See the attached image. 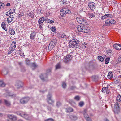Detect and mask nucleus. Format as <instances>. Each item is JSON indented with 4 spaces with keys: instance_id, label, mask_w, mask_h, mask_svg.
Wrapping results in <instances>:
<instances>
[{
    "instance_id": "obj_1",
    "label": "nucleus",
    "mask_w": 121,
    "mask_h": 121,
    "mask_svg": "<svg viewBox=\"0 0 121 121\" xmlns=\"http://www.w3.org/2000/svg\"><path fill=\"white\" fill-rule=\"evenodd\" d=\"M77 28L79 32L88 33L90 31L89 28L86 26L85 25H84L83 24L77 26Z\"/></svg>"
},
{
    "instance_id": "obj_2",
    "label": "nucleus",
    "mask_w": 121,
    "mask_h": 121,
    "mask_svg": "<svg viewBox=\"0 0 121 121\" xmlns=\"http://www.w3.org/2000/svg\"><path fill=\"white\" fill-rule=\"evenodd\" d=\"M69 45L70 47L72 48H78L80 45V44L77 40H73L70 41Z\"/></svg>"
},
{
    "instance_id": "obj_3",
    "label": "nucleus",
    "mask_w": 121,
    "mask_h": 121,
    "mask_svg": "<svg viewBox=\"0 0 121 121\" xmlns=\"http://www.w3.org/2000/svg\"><path fill=\"white\" fill-rule=\"evenodd\" d=\"M71 13V11L69 10L66 7H65L60 11V14L62 16L65 15L67 13Z\"/></svg>"
},
{
    "instance_id": "obj_4",
    "label": "nucleus",
    "mask_w": 121,
    "mask_h": 121,
    "mask_svg": "<svg viewBox=\"0 0 121 121\" xmlns=\"http://www.w3.org/2000/svg\"><path fill=\"white\" fill-rule=\"evenodd\" d=\"M30 98L28 97H23L20 99V102L22 104H26L30 100Z\"/></svg>"
},
{
    "instance_id": "obj_5",
    "label": "nucleus",
    "mask_w": 121,
    "mask_h": 121,
    "mask_svg": "<svg viewBox=\"0 0 121 121\" xmlns=\"http://www.w3.org/2000/svg\"><path fill=\"white\" fill-rule=\"evenodd\" d=\"M85 68L87 70L91 71L94 69V66L92 63H90L88 65L85 67Z\"/></svg>"
},
{
    "instance_id": "obj_6",
    "label": "nucleus",
    "mask_w": 121,
    "mask_h": 121,
    "mask_svg": "<svg viewBox=\"0 0 121 121\" xmlns=\"http://www.w3.org/2000/svg\"><path fill=\"white\" fill-rule=\"evenodd\" d=\"M88 6L93 11L94 9L95 8V4L93 2H90Z\"/></svg>"
},
{
    "instance_id": "obj_7",
    "label": "nucleus",
    "mask_w": 121,
    "mask_h": 121,
    "mask_svg": "<svg viewBox=\"0 0 121 121\" xmlns=\"http://www.w3.org/2000/svg\"><path fill=\"white\" fill-rule=\"evenodd\" d=\"M15 85L17 88H19L22 87L23 86V83L21 81H17L16 82Z\"/></svg>"
},
{
    "instance_id": "obj_8",
    "label": "nucleus",
    "mask_w": 121,
    "mask_h": 121,
    "mask_svg": "<svg viewBox=\"0 0 121 121\" xmlns=\"http://www.w3.org/2000/svg\"><path fill=\"white\" fill-rule=\"evenodd\" d=\"M73 56L72 55H67L65 58L64 60V62H67L68 61L70 60L72 58Z\"/></svg>"
},
{
    "instance_id": "obj_9",
    "label": "nucleus",
    "mask_w": 121,
    "mask_h": 121,
    "mask_svg": "<svg viewBox=\"0 0 121 121\" xmlns=\"http://www.w3.org/2000/svg\"><path fill=\"white\" fill-rule=\"evenodd\" d=\"M76 20L78 22L81 24H84V23L86 22L85 20L82 19V18L79 17H78L76 18Z\"/></svg>"
},
{
    "instance_id": "obj_10",
    "label": "nucleus",
    "mask_w": 121,
    "mask_h": 121,
    "mask_svg": "<svg viewBox=\"0 0 121 121\" xmlns=\"http://www.w3.org/2000/svg\"><path fill=\"white\" fill-rule=\"evenodd\" d=\"M7 116L8 117L12 120L15 121L17 120V117L13 115L8 114Z\"/></svg>"
},
{
    "instance_id": "obj_11",
    "label": "nucleus",
    "mask_w": 121,
    "mask_h": 121,
    "mask_svg": "<svg viewBox=\"0 0 121 121\" xmlns=\"http://www.w3.org/2000/svg\"><path fill=\"white\" fill-rule=\"evenodd\" d=\"M13 19V15L9 16L7 20V23H9L12 22Z\"/></svg>"
},
{
    "instance_id": "obj_12",
    "label": "nucleus",
    "mask_w": 121,
    "mask_h": 121,
    "mask_svg": "<svg viewBox=\"0 0 121 121\" xmlns=\"http://www.w3.org/2000/svg\"><path fill=\"white\" fill-rule=\"evenodd\" d=\"M86 14H87V16L90 18H93L95 17V13L88 12V13H87Z\"/></svg>"
},
{
    "instance_id": "obj_13",
    "label": "nucleus",
    "mask_w": 121,
    "mask_h": 121,
    "mask_svg": "<svg viewBox=\"0 0 121 121\" xmlns=\"http://www.w3.org/2000/svg\"><path fill=\"white\" fill-rule=\"evenodd\" d=\"M5 96L6 97H7L8 96L15 97V95L10 92H8V91H7L6 93L5 94Z\"/></svg>"
},
{
    "instance_id": "obj_14",
    "label": "nucleus",
    "mask_w": 121,
    "mask_h": 121,
    "mask_svg": "<svg viewBox=\"0 0 121 121\" xmlns=\"http://www.w3.org/2000/svg\"><path fill=\"white\" fill-rule=\"evenodd\" d=\"M114 48L117 50L121 49V45L119 44H115L114 45Z\"/></svg>"
},
{
    "instance_id": "obj_15",
    "label": "nucleus",
    "mask_w": 121,
    "mask_h": 121,
    "mask_svg": "<svg viewBox=\"0 0 121 121\" xmlns=\"http://www.w3.org/2000/svg\"><path fill=\"white\" fill-rule=\"evenodd\" d=\"M47 74H42L40 76V77L42 80H45L46 78H47Z\"/></svg>"
},
{
    "instance_id": "obj_16",
    "label": "nucleus",
    "mask_w": 121,
    "mask_h": 121,
    "mask_svg": "<svg viewBox=\"0 0 121 121\" xmlns=\"http://www.w3.org/2000/svg\"><path fill=\"white\" fill-rule=\"evenodd\" d=\"M57 36L59 39H62L65 38V35L64 33H58L57 34Z\"/></svg>"
},
{
    "instance_id": "obj_17",
    "label": "nucleus",
    "mask_w": 121,
    "mask_h": 121,
    "mask_svg": "<svg viewBox=\"0 0 121 121\" xmlns=\"http://www.w3.org/2000/svg\"><path fill=\"white\" fill-rule=\"evenodd\" d=\"M5 105L7 106L10 107L11 106V104L10 102L6 99L4 100Z\"/></svg>"
},
{
    "instance_id": "obj_18",
    "label": "nucleus",
    "mask_w": 121,
    "mask_h": 121,
    "mask_svg": "<svg viewBox=\"0 0 121 121\" xmlns=\"http://www.w3.org/2000/svg\"><path fill=\"white\" fill-rule=\"evenodd\" d=\"M87 110L85 109L84 110L83 112L84 116L86 119L87 118L89 117V115L87 113Z\"/></svg>"
},
{
    "instance_id": "obj_19",
    "label": "nucleus",
    "mask_w": 121,
    "mask_h": 121,
    "mask_svg": "<svg viewBox=\"0 0 121 121\" xmlns=\"http://www.w3.org/2000/svg\"><path fill=\"white\" fill-rule=\"evenodd\" d=\"M36 34V32L35 31L32 32L30 34V38L33 39L35 38Z\"/></svg>"
},
{
    "instance_id": "obj_20",
    "label": "nucleus",
    "mask_w": 121,
    "mask_h": 121,
    "mask_svg": "<svg viewBox=\"0 0 121 121\" xmlns=\"http://www.w3.org/2000/svg\"><path fill=\"white\" fill-rule=\"evenodd\" d=\"M114 108H116L117 110L119 109V104L118 102H116L115 103L114 105Z\"/></svg>"
},
{
    "instance_id": "obj_21",
    "label": "nucleus",
    "mask_w": 121,
    "mask_h": 121,
    "mask_svg": "<svg viewBox=\"0 0 121 121\" xmlns=\"http://www.w3.org/2000/svg\"><path fill=\"white\" fill-rule=\"evenodd\" d=\"M9 30L10 33L11 35H14L15 33V32L14 30L11 27H9Z\"/></svg>"
},
{
    "instance_id": "obj_22",
    "label": "nucleus",
    "mask_w": 121,
    "mask_h": 121,
    "mask_svg": "<svg viewBox=\"0 0 121 121\" xmlns=\"http://www.w3.org/2000/svg\"><path fill=\"white\" fill-rule=\"evenodd\" d=\"M45 19L43 17H42L39 19L38 21L39 24H41L44 21Z\"/></svg>"
},
{
    "instance_id": "obj_23",
    "label": "nucleus",
    "mask_w": 121,
    "mask_h": 121,
    "mask_svg": "<svg viewBox=\"0 0 121 121\" xmlns=\"http://www.w3.org/2000/svg\"><path fill=\"white\" fill-rule=\"evenodd\" d=\"M23 114V115L22 116V117H23L27 120H30V118L29 117V116L28 115L25 114L24 112Z\"/></svg>"
},
{
    "instance_id": "obj_24",
    "label": "nucleus",
    "mask_w": 121,
    "mask_h": 121,
    "mask_svg": "<svg viewBox=\"0 0 121 121\" xmlns=\"http://www.w3.org/2000/svg\"><path fill=\"white\" fill-rule=\"evenodd\" d=\"M50 43H52L51 44L54 46L57 43L56 40L55 39H53L50 42Z\"/></svg>"
},
{
    "instance_id": "obj_25",
    "label": "nucleus",
    "mask_w": 121,
    "mask_h": 121,
    "mask_svg": "<svg viewBox=\"0 0 121 121\" xmlns=\"http://www.w3.org/2000/svg\"><path fill=\"white\" fill-rule=\"evenodd\" d=\"M116 100L117 101H121V96L120 95H118L116 98Z\"/></svg>"
},
{
    "instance_id": "obj_26",
    "label": "nucleus",
    "mask_w": 121,
    "mask_h": 121,
    "mask_svg": "<svg viewBox=\"0 0 121 121\" xmlns=\"http://www.w3.org/2000/svg\"><path fill=\"white\" fill-rule=\"evenodd\" d=\"M1 26L3 29L6 31H7V30L5 27V23L4 22H2L1 24Z\"/></svg>"
},
{
    "instance_id": "obj_27",
    "label": "nucleus",
    "mask_w": 121,
    "mask_h": 121,
    "mask_svg": "<svg viewBox=\"0 0 121 121\" xmlns=\"http://www.w3.org/2000/svg\"><path fill=\"white\" fill-rule=\"evenodd\" d=\"M14 49H13V48L11 47H10L9 48V49L8 51V53L9 54H10L12 53L14 51Z\"/></svg>"
},
{
    "instance_id": "obj_28",
    "label": "nucleus",
    "mask_w": 121,
    "mask_h": 121,
    "mask_svg": "<svg viewBox=\"0 0 121 121\" xmlns=\"http://www.w3.org/2000/svg\"><path fill=\"white\" fill-rule=\"evenodd\" d=\"M47 102L48 104H51L52 106L53 105L54 101L51 99H48L47 100Z\"/></svg>"
},
{
    "instance_id": "obj_29",
    "label": "nucleus",
    "mask_w": 121,
    "mask_h": 121,
    "mask_svg": "<svg viewBox=\"0 0 121 121\" xmlns=\"http://www.w3.org/2000/svg\"><path fill=\"white\" fill-rule=\"evenodd\" d=\"M107 77L109 79H111L113 77V74L111 72H110L108 73Z\"/></svg>"
},
{
    "instance_id": "obj_30",
    "label": "nucleus",
    "mask_w": 121,
    "mask_h": 121,
    "mask_svg": "<svg viewBox=\"0 0 121 121\" xmlns=\"http://www.w3.org/2000/svg\"><path fill=\"white\" fill-rule=\"evenodd\" d=\"M16 45V42L14 41L12 43L11 45L10 46V47H11L13 48V49H15Z\"/></svg>"
},
{
    "instance_id": "obj_31",
    "label": "nucleus",
    "mask_w": 121,
    "mask_h": 121,
    "mask_svg": "<svg viewBox=\"0 0 121 121\" xmlns=\"http://www.w3.org/2000/svg\"><path fill=\"white\" fill-rule=\"evenodd\" d=\"M34 13L33 12H31L29 13H28V16H29L30 18H32L34 17Z\"/></svg>"
},
{
    "instance_id": "obj_32",
    "label": "nucleus",
    "mask_w": 121,
    "mask_h": 121,
    "mask_svg": "<svg viewBox=\"0 0 121 121\" xmlns=\"http://www.w3.org/2000/svg\"><path fill=\"white\" fill-rule=\"evenodd\" d=\"M52 43H50L48 47V50H51L54 47V46L51 44Z\"/></svg>"
},
{
    "instance_id": "obj_33",
    "label": "nucleus",
    "mask_w": 121,
    "mask_h": 121,
    "mask_svg": "<svg viewBox=\"0 0 121 121\" xmlns=\"http://www.w3.org/2000/svg\"><path fill=\"white\" fill-rule=\"evenodd\" d=\"M5 6V4L4 3L0 2V10L3 9L4 8V7Z\"/></svg>"
},
{
    "instance_id": "obj_34",
    "label": "nucleus",
    "mask_w": 121,
    "mask_h": 121,
    "mask_svg": "<svg viewBox=\"0 0 121 121\" xmlns=\"http://www.w3.org/2000/svg\"><path fill=\"white\" fill-rule=\"evenodd\" d=\"M16 113L18 115H19L22 117L23 115V114H24V112H22V111H17L16 112Z\"/></svg>"
},
{
    "instance_id": "obj_35",
    "label": "nucleus",
    "mask_w": 121,
    "mask_h": 121,
    "mask_svg": "<svg viewBox=\"0 0 121 121\" xmlns=\"http://www.w3.org/2000/svg\"><path fill=\"white\" fill-rule=\"evenodd\" d=\"M5 85V84L3 81H0V87H4Z\"/></svg>"
},
{
    "instance_id": "obj_36",
    "label": "nucleus",
    "mask_w": 121,
    "mask_h": 121,
    "mask_svg": "<svg viewBox=\"0 0 121 121\" xmlns=\"http://www.w3.org/2000/svg\"><path fill=\"white\" fill-rule=\"evenodd\" d=\"M73 111V109L69 107L67 109V112H71Z\"/></svg>"
},
{
    "instance_id": "obj_37",
    "label": "nucleus",
    "mask_w": 121,
    "mask_h": 121,
    "mask_svg": "<svg viewBox=\"0 0 121 121\" xmlns=\"http://www.w3.org/2000/svg\"><path fill=\"white\" fill-rule=\"evenodd\" d=\"M60 65V63H58L56 66V69H57L61 68Z\"/></svg>"
},
{
    "instance_id": "obj_38",
    "label": "nucleus",
    "mask_w": 121,
    "mask_h": 121,
    "mask_svg": "<svg viewBox=\"0 0 121 121\" xmlns=\"http://www.w3.org/2000/svg\"><path fill=\"white\" fill-rule=\"evenodd\" d=\"M109 20L110 21V24H113L115 23V21L112 19H109Z\"/></svg>"
},
{
    "instance_id": "obj_39",
    "label": "nucleus",
    "mask_w": 121,
    "mask_h": 121,
    "mask_svg": "<svg viewBox=\"0 0 121 121\" xmlns=\"http://www.w3.org/2000/svg\"><path fill=\"white\" fill-rule=\"evenodd\" d=\"M98 58L99 60L101 62H102L104 60L103 58L101 56H98Z\"/></svg>"
},
{
    "instance_id": "obj_40",
    "label": "nucleus",
    "mask_w": 121,
    "mask_h": 121,
    "mask_svg": "<svg viewBox=\"0 0 121 121\" xmlns=\"http://www.w3.org/2000/svg\"><path fill=\"white\" fill-rule=\"evenodd\" d=\"M15 9H11L9 11L10 12V14H13L15 12Z\"/></svg>"
},
{
    "instance_id": "obj_41",
    "label": "nucleus",
    "mask_w": 121,
    "mask_h": 121,
    "mask_svg": "<svg viewBox=\"0 0 121 121\" xmlns=\"http://www.w3.org/2000/svg\"><path fill=\"white\" fill-rule=\"evenodd\" d=\"M110 21H109V19H107L105 21V23L106 24L107 26H108L110 25Z\"/></svg>"
},
{
    "instance_id": "obj_42",
    "label": "nucleus",
    "mask_w": 121,
    "mask_h": 121,
    "mask_svg": "<svg viewBox=\"0 0 121 121\" xmlns=\"http://www.w3.org/2000/svg\"><path fill=\"white\" fill-rule=\"evenodd\" d=\"M107 18V16L106 14H105L104 15L102 16L101 17V19L102 20H104L105 19Z\"/></svg>"
},
{
    "instance_id": "obj_43",
    "label": "nucleus",
    "mask_w": 121,
    "mask_h": 121,
    "mask_svg": "<svg viewBox=\"0 0 121 121\" xmlns=\"http://www.w3.org/2000/svg\"><path fill=\"white\" fill-rule=\"evenodd\" d=\"M84 102L82 101L80 102L79 103V106L81 107L82 106L84 105Z\"/></svg>"
},
{
    "instance_id": "obj_44",
    "label": "nucleus",
    "mask_w": 121,
    "mask_h": 121,
    "mask_svg": "<svg viewBox=\"0 0 121 121\" xmlns=\"http://www.w3.org/2000/svg\"><path fill=\"white\" fill-rule=\"evenodd\" d=\"M71 118L74 120H76L77 119V116L75 115H73L71 116Z\"/></svg>"
},
{
    "instance_id": "obj_45",
    "label": "nucleus",
    "mask_w": 121,
    "mask_h": 121,
    "mask_svg": "<svg viewBox=\"0 0 121 121\" xmlns=\"http://www.w3.org/2000/svg\"><path fill=\"white\" fill-rule=\"evenodd\" d=\"M109 58H106L105 59V63L106 64H108L109 61Z\"/></svg>"
},
{
    "instance_id": "obj_46",
    "label": "nucleus",
    "mask_w": 121,
    "mask_h": 121,
    "mask_svg": "<svg viewBox=\"0 0 121 121\" xmlns=\"http://www.w3.org/2000/svg\"><path fill=\"white\" fill-rule=\"evenodd\" d=\"M62 86L64 88H66V84L65 82H63L62 83Z\"/></svg>"
},
{
    "instance_id": "obj_47",
    "label": "nucleus",
    "mask_w": 121,
    "mask_h": 121,
    "mask_svg": "<svg viewBox=\"0 0 121 121\" xmlns=\"http://www.w3.org/2000/svg\"><path fill=\"white\" fill-rule=\"evenodd\" d=\"M69 37L68 36H66L65 35V38H64V40H65V41H67L68 39H69Z\"/></svg>"
},
{
    "instance_id": "obj_48",
    "label": "nucleus",
    "mask_w": 121,
    "mask_h": 121,
    "mask_svg": "<svg viewBox=\"0 0 121 121\" xmlns=\"http://www.w3.org/2000/svg\"><path fill=\"white\" fill-rule=\"evenodd\" d=\"M51 30L52 32H56V28L54 27H52V28Z\"/></svg>"
},
{
    "instance_id": "obj_49",
    "label": "nucleus",
    "mask_w": 121,
    "mask_h": 121,
    "mask_svg": "<svg viewBox=\"0 0 121 121\" xmlns=\"http://www.w3.org/2000/svg\"><path fill=\"white\" fill-rule=\"evenodd\" d=\"M74 99L78 101L80 100V97L79 96H75L74 98Z\"/></svg>"
},
{
    "instance_id": "obj_50",
    "label": "nucleus",
    "mask_w": 121,
    "mask_h": 121,
    "mask_svg": "<svg viewBox=\"0 0 121 121\" xmlns=\"http://www.w3.org/2000/svg\"><path fill=\"white\" fill-rule=\"evenodd\" d=\"M107 89V88L106 87H104L102 88V92H105V91H106Z\"/></svg>"
},
{
    "instance_id": "obj_51",
    "label": "nucleus",
    "mask_w": 121,
    "mask_h": 121,
    "mask_svg": "<svg viewBox=\"0 0 121 121\" xmlns=\"http://www.w3.org/2000/svg\"><path fill=\"white\" fill-rule=\"evenodd\" d=\"M26 63L27 65H28L30 64V60L28 58H26Z\"/></svg>"
},
{
    "instance_id": "obj_52",
    "label": "nucleus",
    "mask_w": 121,
    "mask_h": 121,
    "mask_svg": "<svg viewBox=\"0 0 121 121\" xmlns=\"http://www.w3.org/2000/svg\"><path fill=\"white\" fill-rule=\"evenodd\" d=\"M24 15V14L22 13H21L20 14H19L18 15V17H19V18L23 16Z\"/></svg>"
},
{
    "instance_id": "obj_53",
    "label": "nucleus",
    "mask_w": 121,
    "mask_h": 121,
    "mask_svg": "<svg viewBox=\"0 0 121 121\" xmlns=\"http://www.w3.org/2000/svg\"><path fill=\"white\" fill-rule=\"evenodd\" d=\"M107 16V18H112V14H106Z\"/></svg>"
},
{
    "instance_id": "obj_54",
    "label": "nucleus",
    "mask_w": 121,
    "mask_h": 121,
    "mask_svg": "<svg viewBox=\"0 0 121 121\" xmlns=\"http://www.w3.org/2000/svg\"><path fill=\"white\" fill-rule=\"evenodd\" d=\"M48 110L49 111H51L52 109V108L50 106H48L47 107Z\"/></svg>"
},
{
    "instance_id": "obj_55",
    "label": "nucleus",
    "mask_w": 121,
    "mask_h": 121,
    "mask_svg": "<svg viewBox=\"0 0 121 121\" xmlns=\"http://www.w3.org/2000/svg\"><path fill=\"white\" fill-rule=\"evenodd\" d=\"M19 51L20 52V55L21 56L23 57L24 56H25L23 52H22L21 51Z\"/></svg>"
},
{
    "instance_id": "obj_56",
    "label": "nucleus",
    "mask_w": 121,
    "mask_h": 121,
    "mask_svg": "<svg viewBox=\"0 0 121 121\" xmlns=\"http://www.w3.org/2000/svg\"><path fill=\"white\" fill-rule=\"evenodd\" d=\"M44 121H54V120L52 118H48L45 120Z\"/></svg>"
},
{
    "instance_id": "obj_57",
    "label": "nucleus",
    "mask_w": 121,
    "mask_h": 121,
    "mask_svg": "<svg viewBox=\"0 0 121 121\" xmlns=\"http://www.w3.org/2000/svg\"><path fill=\"white\" fill-rule=\"evenodd\" d=\"M52 95L51 94H49L47 96V97L48 99H51V98L52 97Z\"/></svg>"
},
{
    "instance_id": "obj_58",
    "label": "nucleus",
    "mask_w": 121,
    "mask_h": 121,
    "mask_svg": "<svg viewBox=\"0 0 121 121\" xmlns=\"http://www.w3.org/2000/svg\"><path fill=\"white\" fill-rule=\"evenodd\" d=\"M115 82V83L118 85L120 83V81L119 80H116Z\"/></svg>"
},
{
    "instance_id": "obj_59",
    "label": "nucleus",
    "mask_w": 121,
    "mask_h": 121,
    "mask_svg": "<svg viewBox=\"0 0 121 121\" xmlns=\"http://www.w3.org/2000/svg\"><path fill=\"white\" fill-rule=\"evenodd\" d=\"M61 103L59 101L57 102L56 104V106L58 107L61 105Z\"/></svg>"
},
{
    "instance_id": "obj_60",
    "label": "nucleus",
    "mask_w": 121,
    "mask_h": 121,
    "mask_svg": "<svg viewBox=\"0 0 121 121\" xmlns=\"http://www.w3.org/2000/svg\"><path fill=\"white\" fill-rule=\"evenodd\" d=\"M37 66L36 65L35 63H33L32 64V67L35 68Z\"/></svg>"
},
{
    "instance_id": "obj_61",
    "label": "nucleus",
    "mask_w": 121,
    "mask_h": 121,
    "mask_svg": "<svg viewBox=\"0 0 121 121\" xmlns=\"http://www.w3.org/2000/svg\"><path fill=\"white\" fill-rule=\"evenodd\" d=\"M54 22L53 21L51 20H48V22L50 23H52Z\"/></svg>"
},
{
    "instance_id": "obj_62",
    "label": "nucleus",
    "mask_w": 121,
    "mask_h": 121,
    "mask_svg": "<svg viewBox=\"0 0 121 121\" xmlns=\"http://www.w3.org/2000/svg\"><path fill=\"white\" fill-rule=\"evenodd\" d=\"M86 120L87 121H92L91 118L90 117L87 118Z\"/></svg>"
},
{
    "instance_id": "obj_63",
    "label": "nucleus",
    "mask_w": 121,
    "mask_h": 121,
    "mask_svg": "<svg viewBox=\"0 0 121 121\" xmlns=\"http://www.w3.org/2000/svg\"><path fill=\"white\" fill-rule=\"evenodd\" d=\"M9 14H10V12H9V11H8L7 12H6V15L7 16L9 15Z\"/></svg>"
},
{
    "instance_id": "obj_64",
    "label": "nucleus",
    "mask_w": 121,
    "mask_h": 121,
    "mask_svg": "<svg viewBox=\"0 0 121 121\" xmlns=\"http://www.w3.org/2000/svg\"><path fill=\"white\" fill-rule=\"evenodd\" d=\"M118 60L119 61L121 62V55L119 57Z\"/></svg>"
}]
</instances>
